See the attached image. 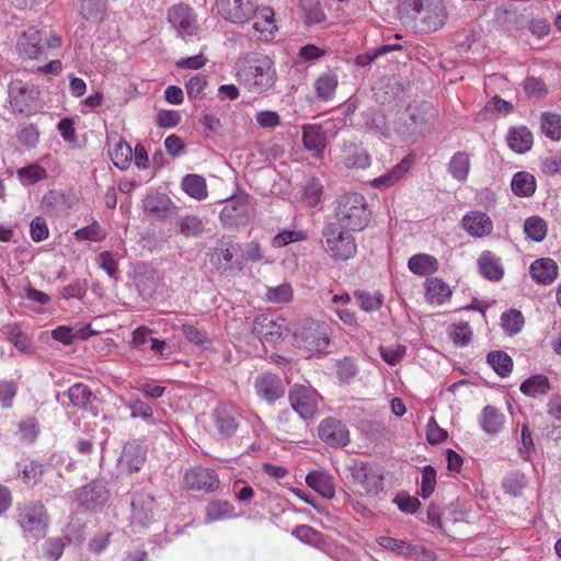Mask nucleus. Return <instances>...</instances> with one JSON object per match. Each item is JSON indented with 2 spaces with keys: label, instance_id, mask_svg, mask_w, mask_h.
<instances>
[{
  "label": "nucleus",
  "instance_id": "nucleus-1",
  "mask_svg": "<svg viewBox=\"0 0 561 561\" xmlns=\"http://www.w3.org/2000/svg\"><path fill=\"white\" fill-rule=\"evenodd\" d=\"M238 82L252 93H263L276 81L274 61L266 55H252L236 64Z\"/></svg>",
  "mask_w": 561,
  "mask_h": 561
},
{
  "label": "nucleus",
  "instance_id": "nucleus-2",
  "mask_svg": "<svg viewBox=\"0 0 561 561\" xmlns=\"http://www.w3.org/2000/svg\"><path fill=\"white\" fill-rule=\"evenodd\" d=\"M15 522L21 528L23 537L27 540H41L46 537L50 517L42 501H26L18 503Z\"/></svg>",
  "mask_w": 561,
  "mask_h": 561
},
{
  "label": "nucleus",
  "instance_id": "nucleus-3",
  "mask_svg": "<svg viewBox=\"0 0 561 561\" xmlns=\"http://www.w3.org/2000/svg\"><path fill=\"white\" fill-rule=\"evenodd\" d=\"M371 213L362 194H344L335 207L336 224L352 231L364 230L370 221Z\"/></svg>",
  "mask_w": 561,
  "mask_h": 561
},
{
  "label": "nucleus",
  "instance_id": "nucleus-4",
  "mask_svg": "<svg viewBox=\"0 0 561 561\" xmlns=\"http://www.w3.org/2000/svg\"><path fill=\"white\" fill-rule=\"evenodd\" d=\"M407 12L413 20V27L422 33L442 28L447 19L443 0H410Z\"/></svg>",
  "mask_w": 561,
  "mask_h": 561
},
{
  "label": "nucleus",
  "instance_id": "nucleus-5",
  "mask_svg": "<svg viewBox=\"0 0 561 561\" xmlns=\"http://www.w3.org/2000/svg\"><path fill=\"white\" fill-rule=\"evenodd\" d=\"M8 98L11 112L14 114L31 116L42 108L38 89L34 84L20 79L10 81Z\"/></svg>",
  "mask_w": 561,
  "mask_h": 561
},
{
  "label": "nucleus",
  "instance_id": "nucleus-6",
  "mask_svg": "<svg viewBox=\"0 0 561 561\" xmlns=\"http://www.w3.org/2000/svg\"><path fill=\"white\" fill-rule=\"evenodd\" d=\"M294 340L309 356L322 353L330 344V328L324 322L305 320L296 329Z\"/></svg>",
  "mask_w": 561,
  "mask_h": 561
},
{
  "label": "nucleus",
  "instance_id": "nucleus-7",
  "mask_svg": "<svg viewBox=\"0 0 561 561\" xmlns=\"http://www.w3.org/2000/svg\"><path fill=\"white\" fill-rule=\"evenodd\" d=\"M336 222L325 225L322 231L323 248L334 260H348L357 252L355 238Z\"/></svg>",
  "mask_w": 561,
  "mask_h": 561
},
{
  "label": "nucleus",
  "instance_id": "nucleus-8",
  "mask_svg": "<svg viewBox=\"0 0 561 561\" xmlns=\"http://www.w3.org/2000/svg\"><path fill=\"white\" fill-rule=\"evenodd\" d=\"M168 22L175 30L178 36L187 41L199 32V23L192 8L186 4L172 5L168 10Z\"/></svg>",
  "mask_w": 561,
  "mask_h": 561
},
{
  "label": "nucleus",
  "instance_id": "nucleus-9",
  "mask_svg": "<svg viewBox=\"0 0 561 561\" xmlns=\"http://www.w3.org/2000/svg\"><path fill=\"white\" fill-rule=\"evenodd\" d=\"M217 13L233 24L250 22L257 12L256 0H216Z\"/></svg>",
  "mask_w": 561,
  "mask_h": 561
},
{
  "label": "nucleus",
  "instance_id": "nucleus-10",
  "mask_svg": "<svg viewBox=\"0 0 561 561\" xmlns=\"http://www.w3.org/2000/svg\"><path fill=\"white\" fill-rule=\"evenodd\" d=\"M352 478L354 483L363 489L365 495L376 496L383 489L382 469L377 465H355L352 469Z\"/></svg>",
  "mask_w": 561,
  "mask_h": 561
},
{
  "label": "nucleus",
  "instance_id": "nucleus-11",
  "mask_svg": "<svg viewBox=\"0 0 561 561\" xmlns=\"http://www.w3.org/2000/svg\"><path fill=\"white\" fill-rule=\"evenodd\" d=\"M410 121L408 131L411 135H425L433 129L437 112L431 103H413L407 108Z\"/></svg>",
  "mask_w": 561,
  "mask_h": 561
},
{
  "label": "nucleus",
  "instance_id": "nucleus-12",
  "mask_svg": "<svg viewBox=\"0 0 561 561\" xmlns=\"http://www.w3.org/2000/svg\"><path fill=\"white\" fill-rule=\"evenodd\" d=\"M288 398L300 417L308 420L316 414L320 397L311 387L296 383L289 390Z\"/></svg>",
  "mask_w": 561,
  "mask_h": 561
},
{
  "label": "nucleus",
  "instance_id": "nucleus-13",
  "mask_svg": "<svg viewBox=\"0 0 561 561\" xmlns=\"http://www.w3.org/2000/svg\"><path fill=\"white\" fill-rule=\"evenodd\" d=\"M242 250L232 241H219L210 257L211 264L219 271L241 270Z\"/></svg>",
  "mask_w": 561,
  "mask_h": 561
},
{
  "label": "nucleus",
  "instance_id": "nucleus-14",
  "mask_svg": "<svg viewBox=\"0 0 561 561\" xmlns=\"http://www.w3.org/2000/svg\"><path fill=\"white\" fill-rule=\"evenodd\" d=\"M183 483L186 489L210 493L219 488L218 474L205 467H194L184 474Z\"/></svg>",
  "mask_w": 561,
  "mask_h": 561
},
{
  "label": "nucleus",
  "instance_id": "nucleus-15",
  "mask_svg": "<svg viewBox=\"0 0 561 561\" xmlns=\"http://www.w3.org/2000/svg\"><path fill=\"white\" fill-rule=\"evenodd\" d=\"M147 458L146 447L138 440L127 442L122 449L117 460V468L121 472L134 473L139 471Z\"/></svg>",
  "mask_w": 561,
  "mask_h": 561
},
{
  "label": "nucleus",
  "instance_id": "nucleus-16",
  "mask_svg": "<svg viewBox=\"0 0 561 561\" xmlns=\"http://www.w3.org/2000/svg\"><path fill=\"white\" fill-rule=\"evenodd\" d=\"M255 394L260 400L273 404L285 394V387L282 379L272 373H263L254 380Z\"/></svg>",
  "mask_w": 561,
  "mask_h": 561
},
{
  "label": "nucleus",
  "instance_id": "nucleus-17",
  "mask_svg": "<svg viewBox=\"0 0 561 561\" xmlns=\"http://www.w3.org/2000/svg\"><path fill=\"white\" fill-rule=\"evenodd\" d=\"M318 435L321 440L333 447L345 446L350 440L347 427L334 417H328L320 423Z\"/></svg>",
  "mask_w": 561,
  "mask_h": 561
},
{
  "label": "nucleus",
  "instance_id": "nucleus-18",
  "mask_svg": "<svg viewBox=\"0 0 561 561\" xmlns=\"http://www.w3.org/2000/svg\"><path fill=\"white\" fill-rule=\"evenodd\" d=\"M108 500V491L103 481H92L78 492V501L87 510L102 508Z\"/></svg>",
  "mask_w": 561,
  "mask_h": 561
},
{
  "label": "nucleus",
  "instance_id": "nucleus-19",
  "mask_svg": "<svg viewBox=\"0 0 561 561\" xmlns=\"http://www.w3.org/2000/svg\"><path fill=\"white\" fill-rule=\"evenodd\" d=\"M285 330L284 320L274 319L267 314L257 316L252 325V332L268 343L279 340Z\"/></svg>",
  "mask_w": 561,
  "mask_h": 561
},
{
  "label": "nucleus",
  "instance_id": "nucleus-20",
  "mask_svg": "<svg viewBox=\"0 0 561 561\" xmlns=\"http://www.w3.org/2000/svg\"><path fill=\"white\" fill-rule=\"evenodd\" d=\"M154 497L147 492H137L131 499V520L140 526L148 525L154 517Z\"/></svg>",
  "mask_w": 561,
  "mask_h": 561
},
{
  "label": "nucleus",
  "instance_id": "nucleus-21",
  "mask_svg": "<svg viewBox=\"0 0 561 561\" xmlns=\"http://www.w3.org/2000/svg\"><path fill=\"white\" fill-rule=\"evenodd\" d=\"M461 227L473 238H484L492 233L493 221L485 213L473 210L462 217Z\"/></svg>",
  "mask_w": 561,
  "mask_h": 561
},
{
  "label": "nucleus",
  "instance_id": "nucleus-22",
  "mask_svg": "<svg viewBox=\"0 0 561 561\" xmlns=\"http://www.w3.org/2000/svg\"><path fill=\"white\" fill-rule=\"evenodd\" d=\"M215 426L224 437L232 436L239 426L238 411L234 407L222 404L215 409L213 413Z\"/></svg>",
  "mask_w": 561,
  "mask_h": 561
},
{
  "label": "nucleus",
  "instance_id": "nucleus-23",
  "mask_svg": "<svg viewBox=\"0 0 561 561\" xmlns=\"http://www.w3.org/2000/svg\"><path fill=\"white\" fill-rule=\"evenodd\" d=\"M253 18L255 20L252 24V30L256 38L264 42L272 41L277 31L274 21V11L268 7L262 9L257 8V12Z\"/></svg>",
  "mask_w": 561,
  "mask_h": 561
},
{
  "label": "nucleus",
  "instance_id": "nucleus-24",
  "mask_svg": "<svg viewBox=\"0 0 561 561\" xmlns=\"http://www.w3.org/2000/svg\"><path fill=\"white\" fill-rule=\"evenodd\" d=\"M175 205L169 196L162 193H152L144 199V210L158 219H164L175 211Z\"/></svg>",
  "mask_w": 561,
  "mask_h": 561
},
{
  "label": "nucleus",
  "instance_id": "nucleus-25",
  "mask_svg": "<svg viewBox=\"0 0 561 561\" xmlns=\"http://www.w3.org/2000/svg\"><path fill=\"white\" fill-rule=\"evenodd\" d=\"M529 274L538 284L550 285L558 277V265L550 257L537 259L530 264Z\"/></svg>",
  "mask_w": 561,
  "mask_h": 561
},
{
  "label": "nucleus",
  "instance_id": "nucleus-26",
  "mask_svg": "<svg viewBox=\"0 0 561 561\" xmlns=\"http://www.w3.org/2000/svg\"><path fill=\"white\" fill-rule=\"evenodd\" d=\"M42 33L34 28H27L18 42V49L21 56L35 59L42 53Z\"/></svg>",
  "mask_w": 561,
  "mask_h": 561
},
{
  "label": "nucleus",
  "instance_id": "nucleus-27",
  "mask_svg": "<svg viewBox=\"0 0 561 561\" xmlns=\"http://www.w3.org/2000/svg\"><path fill=\"white\" fill-rule=\"evenodd\" d=\"M479 271L483 277L492 282H499L504 276V267L501 257L491 251H483L478 260Z\"/></svg>",
  "mask_w": 561,
  "mask_h": 561
},
{
  "label": "nucleus",
  "instance_id": "nucleus-28",
  "mask_svg": "<svg viewBox=\"0 0 561 561\" xmlns=\"http://www.w3.org/2000/svg\"><path fill=\"white\" fill-rule=\"evenodd\" d=\"M342 161L346 168L365 169L370 164V156L360 145L348 142L343 145Z\"/></svg>",
  "mask_w": 561,
  "mask_h": 561
},
{
  "label": "nucleus",
  "instance_id": "nucleus-29",
  "mask_svg": "<svg viewBox=\"0 0 561 561\" xmlns=\"http://www.w3.org/2000/svg\"><path fill=\"white\" fill-rule=\"evenodd\" d=\"M302 142L307 150L319 156L327 146V134L320 125H305L302 127Z\"/></svg>",
  "mask_w": 561,
  "mask_h": 561
},
{
  "label": "nucleus",
  "instance_id": "nucleus-30",
  "mask_svg": "<svg viewBox=\"0 0 561 561\" xmlns=\"http://www.w3.org/2000/svg\"><path fill=\"white\" fill-rule=\"evenodd\" d=\"M506 140L513 151L525 153L531 149L534 137L526 126H518L510 128Z\"/></svg>",
  "mask_w": 561,
  "mask_h": 561
},
{
  "label": "nucleus",
  "instance_id": "nucleus-31",
  "mask_svg": "<svg viewBox=\"0 0 561 561\" xmlns=\"http://www.w3.org/2000/svg\"><path fill=\"white\" fill-rule=\"evenodd\" d=\"M306 483L323 497L332 499L335 494L333 478L324 471H311L306 476Z\"/></svg>",
  "mask_w": 561,
  "mask_h": 561
},
{
  "label": "nucleus",
  "instance_id": "nucleus-32",
  "mask_svg": "<svg viewBox=\"0 0 561 561\" xmlns=\"http://www.w3.org/2000/svg\"><path fill=\"white\" fill-rule=\"evenodd\" d=\"M413 160L409 157L403 158L390 171L373 180L374 187H390L399 182L411 169Z\"/></svg>",
  "mask_w": 561,
  "mask_h": 561
},
{
  "label": "nucleus",
  "instance_id": "nucleus-33",
  "mask_svg": "<svg viewBox=\"0 0 561 561\" xmlns=\"http://www.w3.org/2000/svg\"><path fill=\"white\" fill-rule=\"evenodd\" d=\"M408 267L413 274L425 276L435 273L439 267V263L431 254L417 253L409 259Z\"/></svg>",
  "mask_w": 561,
  "mask_h": 561
},
{
  "label": "nucleus",
  "instance_id": "nucleus-34",
  "mask_svg": "<svg viewBox=\"0 0 561 561\" xmlns=\"http://www.w3.org/2000/svg\"><path fill=\"white\" fill-rule=\"evenodd\" d=\"M425 295L431 304L442 305L450 298L451 289L443 279L433 277L425 282Z\"/></svg>",
  "mask_w": 561,
  "mask_h": 561
},
{
  "label": "nucleus",
  "instance_id": "nucleus-35",
  "mask_svg": "<svg viewBox=\"0 0 561 561\" xmlns=\"http://www.w3.org/2000/svg\"><path fill=\"white\" fill-rule=\"evenodd\" d=\"M550 381L545 375H533L519 386L522 393L533 398L545 396L550 391Z\"/></svg>",
  "mask_w": 561,
  "mask_h": 561
},
{
  "label": "nucleus",
  "instance_id": "nucleus-36",
  "mask_svg": "<svg viewBox=\"0 0 561 561\" xmlns=\"http://www.w3.org/2000/svg\"><path fill=\"white\" fill-rule=\"evenodd\" d=\"M339 84L337 75L333 71L321 73L314 81L317 96L323 101L332 99Z\"/></svg>",
  "mask_w": 561,
  "mask_h": 561
},
{
  "label": "nucleus",
  "instance_id": "nucleus-37",
  "mask_svg": "<svg viewBox=\"0 0 561 561\" xmlns=\"http://www.w3.org/2000/svg\"><path fill=\"white\" fill-rule=\"evenodd\" d=\"M505 416L497 409L486 405L482 410L480 425L488 434H496L504 424Z\"/></svg>",
  "mask_w": 561,
  "mask_h": 561
},
{
  "label": "nucleus",
  "instance_id": "nucleus-38",
  "mask_svg": "<svg viewBox=\"0 0 561 561\" xmlns=\"http://www.w3.org/2000/svg\"><path fill=\"white\" fill-rule=\"evenodd\" d=\"M470 171V158L467 152H456L448 163L449 174L459 182H465Z\"/></svg>",
  "mask_w": 561,
  "mask_h": 561
},
{
  "label": "nucleus",
  "instance_id": "nucleus-39",
  "mask_svg": "<svg viewBox=\"0 0 561 561\" xmlns=\"http://www.w3.org/2000/svg\"><path fill=\"white\" fill-rule=\"evenodd\" d=\"M182 190L195 199H205L207 197L206 181L197 174H187L181 182Z\"/></svg>",
  "mask_w": 561,
  "mask_h": 561
},
{
  "label": "nucleus",
  "instance_id": "nucleus-40",
  "mask_svg": "<svg viewBox=\"0 0 561 561\" xmlns=\"http://www.w3.org/2000/svg\"><path fill=\"white\" fill-rule=\"evenodd\" d=\"M511 187L517 196H531L536 191L535 176L525 171L517 172L512 179Z\"/></svg>",
  "mask_w": 561,
  "mask_h": 561
},
{
  "label": "nucleus",
  "instance_id": "nucleus-41",
  "mask_svg": "<svg viewBox=\"0 0 561 561\" xmlns=\"http://www.w3.org/2000/svg\"><path fill=\"white\" fill-rule=\"evenodd\" d=\"M489 365L501 377H507L513 369L512 357L503 351L490 352L486 356Z\"/></svg>",
  "mask_w": 561,
  "mask_h": 561
},
{
  "label": "nucleus",
  "instance_id": "nucleus-42",
  "mask_svg": "<svg viewBox=\"0 0 561 561\" xmlns=\"http://www.w3.org/2000/svg\"><path fill=\"white\" fill-rule=\"evenodd\" d=\"M68 397L73 407L85 409L95 399L87 385L75 383L68 389Z\"/></svg>",
  "mask_w": 561,
  "mask_h": 561
},
{
  "label": "nucleus",
  "instance_id": "nucleus-43",
  "mask_svg": "<svg viewBox=\"0 0 561 561\" xmlns=\"http://www.w3.org/2000/svg\"><path fill=\"white\" fill-rule=\"evenodd\" d=\"M547 222L539 216H531L524 222L526 237L535 242H541L547 236Z\"/></svg>",
  "mask_w": 561,
  "mask_h": 561
},
{
  "label": "nucleus",
  "instance_id": "nucleus-44",
  "mask_svg": "<svg viewBox=\"0 0 561 561\" xmlns=\"http://www.w3.org/2000/svg\"><path fill=\"white\" fill-rule=\"evenodd\" d=\"M378 543L383 549L396 552L397 554L404 558L412 557L417 551L415 546L392 537H380L378 538Z\"/></svg>",
  "mask_w": 561,
  "mask_h": 561
},
{
  "label": "nucleus",
  "instance_id": "nucleus-45",
  "mask_svg": "<svg viewBox=\"0 0 561 561\" xmlns=\"http://www.w3.org/2000/svg\"><path fill=\"white\" fill-rule=\"evenodd\" d=\"M541 131L551 140H561V115L543 113L541 115Z\"/></svg>",
  "mask_w": 561,
  "mask_h": 561
},
{
  "label": "nucleus",
  "instance_id": "nucleus-46",
  "mask_svg": "<svg viewBox=\"0 0 561 561\" xmlns=\"http://www.w3.org/2000/svg\"><path fill=\"white\" fill-rule=\"evenodd\" d=\"M110 154L116 168L121 170L128 169L133 159V150L126 141L119 140L117 144H115Z\"/></svg>",
  "mask_w": 561,
  "mask_h": 561
},
{
  "label": "nucleus",
  "instance_id": "nucleus-47",
  "mask_svg": "<svg viewBox=\"0 0 561 561\" xmlns=\"http://www.w3.org/2000/svg\"><path fill=\"white\" fill-rule=\"evenodd\" d=\"M248 206L240 199L229 201L220 211V219L225 224H233L247 214Z\"/></svg>",
  "mask_w": 561,
  "mask_h": 561
},
{
  "label": "nucleus",
  "instance_id": "nucleus-48",
  "mask_svg": "<svg viewBox=\"0 0 561 561\" xmlns=\"http://www.w3.org/2000/svg\"><path fill=\"white\" fill-rule=\"evenodd\" d=\"M233 513V506L227 501H214L206 506V517L210 522L230 518Z\"/></svg>",
  "mask_w": 561,
  "mask_h": 561
},
{
  "label": "nucleus",
  "instance_id": "nucleus-49",
  "mask_svg": "<svg viewBox=\"0 0 561 561\" xmlns=\"http://www.w3.org/2000/svg\"><path fill=\"white\" fill-rule=\"evenodd\" d=\"M354 296L359 308L366 312L378 310L381 307L382 299L378 291L355 290Z\"/></svg>",
  "mask_w": 561,
  "mask_h": 561
},
{
  "label": "nucleus",
  "instance_id": "nucleus-50",
  "mask_svg": "<svg viewBox=\"0 0 561 561\" xmlns=\"http://www.w3.org/2000/svg\"><path fill=\"white\" fill-rule=\"evenodd\" d=\"M527 484L526 477L519 471L508 472L502 482L505 493L511 495H519Z\"/></svg>",
  "mask_w": 561,
  "mask_h": 561
},
{
  "label": "nucleus",
  "instance_id": "nucleus-51",
  "mask_svg": "<svg viewBox=\"0 0 561 561\" xmlns=\"http://www.w3.org/2000/svg\"><path fill=\"white\" fill-rule=\"evenodd\" d=\"M179 232L185 237H197L204 230L203 221L193 215L181 217L178 221Z\"/></svg>",
  "mask_w": 561,
  "mask_h": 561
},
{
  "label": "nucleus",
  "instance_id": "nucleus-52",
  "mask_svg": "<svg viewBox=\"0 0 561 561\" xmlns=\"http://www.w3.org/2000/svg\"><path fill=\"white\" fill-rule=\"evenodd\" d=\"M501 322L504 331L510 335H514L522 330L524 325V317L520 311L512 309L502 314Z\"/></svg>",
  "mask_w": 561,
  "mask_h": 561
},
{
  "label": "nucleus",
  "instance_id": "nucleus-53",
  "mask_svg": "<svg viewBox=\"0 0 561 561\" xmlns=\"http://www.w3.org/2000/svg\"><path fill=\"white\" fill-rule=\"evenodd\" d=\"M18 176L24 185H32L47 178V172L38 164H31L18 170Z\"/></svg>",
  "mask_w": 561,
  "mask_h": 561
},
{
  "label": "nucleus",
  "instance_id": "nucleus-54",
  "mask_svg": "<svg viewBox=\"0 0 561 561\" xmlns=\"http://www.w3.org/2000/svg\"><path fill=\"white\" fill-rule=\"evenodd\" d=\"M524 91L529 99L540 100L548 94V87L541 78L528 77L524 81Z\"/></svg>",
  "mask_w": 561,
  "mask_h": 561
},
{
  "label": "nucleus",
  "instance_id": "nucleus-55",
  "mask_svg": "<svg viewBox=\"0 0 561 561\" xmlns=\"http://www.w3.org/2000/svg\"><path fill=\"white\" fill-rule=\"evenodd\" d=\"M75 237L77 240L99 242L105 239L106 233L99 222L93 221L92 224L85 227L77 229L75 231Z\"/></svg>",
  "mask_w": 561,
  "mask_h": 561
},
{
  "label": "nucleus",
  "instance_id": "nucleus-56",
  "mask_svg": "<svg viewBox=\"0 0 561 561\" xmlns=\"http://www.w3.org/2000/svg\"><path fill=\"white\" fill-rule=\"evenodd\" d=\"M436 485V471L432 466H425L422 470V482L420 495L423 499L430 497Z\"/></svg>",
  "mask_w": 561,
  "mask_h": 561
},
{
  "label": "nucleus",
  "instance_id": "nucleus-57",
  "mask_svg": "<svg viewBox=\"0 0 561 561\" xmlns=\"http://www.w3.org/2000/svg\"><path fill=\"white\" fill-rule=\"evenodd\" d=\"M379 350L382 359L391 366H394L398 363H400L407 352V347L400 344L392 346H380Z\"/></svg>",
  "mask_w": 561,
  "mask_h": 561
},
{
  "label": "nucleus",
  "instance_id": "nucleus-58",
  "mask_svg": "<svg viewBox=\"0 0 561 561\" xmlns=\"http://www.w3.org/2000/svg\"><path fill=\"white\" fill-rule=\"evenodd\" d=\"M291 535L295 536L298 540L312 546H317L321 541L320 534L308 525L297 526L293 529Z\"/></svg>",
  "mask_w": 561,
  "mask_h": 561
},
{
  "label": "nucleus",
  "instance_id": "nucleus-59",
  "mask_svg": "<svg viewBox=\"0 0 561 561\" xmlns=\"http://www.w3.org/2000/svg\"><path fill=\"white\" fill-rule=\"evenodd\" d=\"M266 297L271 302H287L293 298V288L288 283H283L277 287L268 288Z\"/></svg>",
  "mask_w": 561,
  "mask_h": 561
},
{
  "label": "nucleus",
  "instance_id": "nucleus-60",
  "mask_svg": "<svg viewBox=\"0 0 561 561\" xmlns=\"http://www.w3.org/2000/svg\"><path fill=\"white\" fill-rule=\"evenodd\" d=\"M472 337V330L468 323H459L454 327L450 332V339L456 345L466 346L469 344Z\"/></svg>",
  "mask_w": 561,
  "mask_h": 561
},
{
  "label": "nucleus",
  "instance_id": "nucleus-61",
  "mask_svg": "<svg viewBox=\"0 0 561 561\" xmlns=\"http://www.w3.org/2000/svg\"><path fill=\"white\" fill-rule=\"evenodd\" d=\"M127 408L131 411L130 416L133 419L141 417L145 420L151 419L153 412L150 405L142 402L138 398H133L127 402Z\"/></svg>",
  "mask_w": 561,
  "mask_h": 561
},
{
  "label": "nucleus",
  "instance_id": "nucleus-62",
  "mask_svg": "<svg viewBox=\"0 0 561 561\" xmlns=\"http://www.w3.org/2000/svg\"><path fill=\"white\" fill-rule=\"evenodd\" d=\"M30 233L35 242H41L48 238L49 230L43 217L37 216L31 221Z\"/></svg>",
  "mask_w": 561,
  "mask_h": 561
},
{
  "label": "nucleus",
  "instance_id": "nucleus-63",
  "mask_svg": "<svg viewBox=\"0 0 561 561\" xmlns=\"http://www.w3.org/2000/svg\"><path fill=\"white\" fill-rule=\"evenodd\" d=\"M304 239V233L301 231L296 230H284L277 233L273 240L272 245L274 248H283L293 242L299 241Z\"/></svg>",
  "mask_w": 561,
  "mask_h": 561
},
{
  "label": "nucleus",
  "instance_id": "nucleus-64",
  "mask_svg": "<svg viewBox=\"0 0 561 561\" xmlns=\"http://www.w3.org/2000/svg\"><path fill=\"white\" fill-rule=\"evenodd\" d=\"M98 262L100 267L104 270L111 278H117L118 266L116 260L114 259L111 252L104 251L100 253V255L98 256Z\"/></svg>",
  "mask_w": 561,
  "mask_h": 561
}]
</instances>
